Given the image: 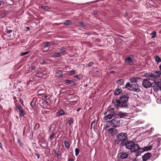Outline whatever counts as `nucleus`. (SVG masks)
<instances>
[{
	"mask_svg": "<svg viewBox=\"0 0 161 161\" xmlns=\"http://www.w3.org/2000/svg\"><path fill=\"white\" fill-rule=\"evenodd\" d=\"M115 72L114 70H110L109 71V73H114Z\"/></svg>",
	"mask_w": 161,
	"mask_h": 161,
	"instance_id": "54",
	"label": "nucleus"
},
{
	"mask_svg": "<svg viewBox=\"0 0 161 161\" xmlns=\"http://www.w3.org/2000/svg\"><path fill=\"white\" fill-rule=\"evenodd\" d=\"M142 80V78L139 77L132 78L130 79V81L131 83H137L139 82H141Z\"/></svg>",
	"mask_w": 161,
	"mask_h": 161,
	"instance_id": "12",
	"label": "nucleus"
},
{
	"mask_svg": "<svg viewBox=\"0 0 161 161\" xmlns=\"http://www.w3.org/2000/svg\"><path fill=\"white\" fill-rule=\"evenodd\" d=\"M54 56L56 57H60L61 56V55L59 53H55L54 54Z\"/></svg>",
	"mask_w": 161,
	"mask_h": 161,
	"instance_id": "44",
	"label": "nucleus"
},
{
	"mask_svg": "<svg viewBox=\"0 0 161 161\" xmlns=\"http://www.w3.org/2000/svg\"><path fill=\"white\" fill-rule=\"evenodd\" d=\"M64 25H69L72 24V21L70 20H66L64 23H62Z\"/></svg>",
	"mask_w": 161,
	"mask_h": 161,
	"instance_id": "21",
	"label": "nucleus"
},
{
	"mask_svg": "<svg viewBox=\"0 0 161 161\" xmlns=\"http://www.w3.org/2000/svg\"><path fill=\"white\" fill-rule=\"evenodd\" d=\"M65 113L64 110L62 109H61L58 112L57 115L58 116H60L64 115Z\"/></svg>",
	"mask_w": 161,
	"mask_h": 161,
	"instance_id": "23",
	"label": "nucleus"
},
{
	"mask_svg": "<svg viewBox=\"0 0 161 161\" xmlns=\"http://www.w3.org/2000/svg\"><path fill=\"white\" fill-rule=\"evenodd\" d=\"M126 115V113H122L121 112H118L117 115L120 116V118L125 117Z\"/></svg>",
	"mask_w": 161,
	"mask_h": 161,
	"instance_id": "19",
	"label": "nucleus"
},
{
	"mask_svg": "<svg viewBox=\"0 0 161 161\" xmlns=\"http://www.w3.org/2000/svg\"><path fill=\"white\" fill-rule=\"evenodd\" d=\"M56 74L58 75V76H62L63 75V73L60 70H58L56 73Z\"/></svg>",
	"mask_w": 161,
	"mask_h": 161,
	"instance_id": "30",
	"label": "nucleus"
},
{
	"mask_svg": "<svg viewBox=\"0 0 161 161\" xmlns=\"http://www.w3.org/2000/svg\"><path fill=\"white\" fill-rule=\"evenodd\" d=\"M51 45H53L54 44H56V43H55V42L54 41H52L51 42Z\"/></svg>",
	"mask_w": 161,
	"mask_h": 161,
	"instance_id": "52",
	"label": "nucleus"
},
{
	"mask_svg": "<svg viewBox=\"0 0 161 161\" xmlns=\"http://www.w3.org/2000/svg\"><path fill=\"white\" fill-rule=\"evenodd\" d=\"M152 156V154L150 153H147L145 154L142 156L143 161H147V160L150 159Z\"/></svg>",
	"mask_w": 161,
	"mask_h": 161,
	"instance_id": "11",
	"label": "nucleus"
},
{
	"mask_svg": "<svg viewBox=\"0 0 161 161\" xmlns=\"http://www.w3.org/2000/svg\"><path fill=\"white\" fill-rule=\"evenodd\" d=\"M26 29H27V31H29L30 30V28L29 27H26Z\"/></svg>",
	"mask_w": 161,
	"mask_h": 161,
	"instance_id": "59",
	"label": "nucleus"
},
{
	"mask_svg": "<svg viewBox=\"0 0 161 161\" xmlns=\"http://www.w3.org/2000/svg\"><path fill=\"white\" fill-rule=\"evenodd\" d=\"M109 123L112 126L114 127H118L120 125V120L117 118L110 120Z\"/></svg>",
	"mask_w": 161,
	"mask_h": 161,
	"instance_id": "5",
	"label": "nucleus"
},
{
	"mask_svg": "<svg viewBox=\"0 0 161 161\" xmlns=\"http://www.w3.org/2000/svg\"><path fill=\"white\" fill-rule=\"evenodd\" d=\"M95 122V120H93L91 123V129H92V125H93V124Z\"/></svg>",
	"mask_w": 161,
	"mask_h": 161,
	"instance_id": "49",
	"label": "nucleus"
},
{
	"mask_svg": "<svg viewBox=\"0 0 161 161\" xmlns=\"http://www.w3.org/2000/svg\"><path fill=\"white\" fill-rule=\"evenodd\" d=\"M119 141H120V140L117 139V140H115L114 142L115 144H119Z\"/></svg>",
	"mask_w": 161,
	"mask_h": 161,
	"instance_id": "43",
	"label": "nucleus"
},
{
	"mask_svg": "<svg viewBox=\"0 0 161 161\" xmlns=\"http://www.w3.org/2000/svg\"><path fill=\"white\" fill-rule=\"evenodd\" d=\"M152 146L151 145L149 146L144 147L143 148H140L137 152V156L139 155L141 153L144 152L148 151L152 149Z\"/></svg>",
	"mask_w": 161,
	"mask_h": 161,
	"instance_id": "6",
	"label": "nucleus"
},
{
	"mask_svg": "<svg viewBox=\"0 0 161 161\" xmlns=\"http://www.w3.org/2000/svg\"><path fill=\"white\" fill-rule=\"evenodd\" d=\"M79 24L80 26H82L85 27L87 25L86 23L83 22H79Z\"/></svg>",
	"mask_w": 161,
	"mask_h": 161,
	"instance_id": "33",
	"label": "nucleus"
},
{
	"mask_svg": "<svg viewBox=\"0 0 161 161\" xmlns=\"http://www.w3.org/2000/svg\"><path fill=\"white\" fill-rule=\"evenodd\" d=\"M7 32L8 34H9V33H11L12 32V30H8V29H7Z\"/></svg>",
	"mask_w": 161,
	"mask_h": 161,
	"instance_id": "48",
	"label": "nucleus"
},
{
	"mask_svg": "<svg viewBox=\"0 0 161 161\" xmlns=\"http://www.w3.org/2000/svg\"><path fill=\"white\" fill-rule=\"evenodd\" d=\"M93 64V62H90L89 64H88L87 66L88 67H90L92 65V64Z\"/></svg>",
	"mask_w": 161,
	"mask_h": 161,
	"instance_id": "45",
	"label": "nucleus"
},
{
	"mask_svg": "<svg viewBox=\"0 0 161 161\" xmlns=\"http://www.w3.org/2000/svg\"><path fill=\"white\" fill-rule=\"evenodd\" d=\"M72 83V85L73 86H75L76 84V83L75 82L73 81Z\"/></svg>",
	"mask_w": 161,
	"mask_h": 161,
	"instance_id": "55",
	"label": "nucleus"
},
{
	"mask_svg": "<svg viewBox=\"0 0 161 161\" xmlns=\"http://www.w3.org/2000/svg\"><path fill=\"white\" fill-rule=\"evenodd\" d=\"M19 102L20 103H21L23 106H24L23 101V100L21 99H20L19 100Z\"/></svg>",
	"mask_w": 161,
	"mask_h": 161,
	"instance_id": "46",
	"label": "nucleus"
},
{
	"mask_svg": "<svg viewBox=\"0 0 161 161\" xmlns=\"http://www.w3.org/2000/svg\"><path fill=\"white\" fill-rule=\"evenodd\" d=\"M74 160L72 158H70L69 159L68 161H74Z\"/></svg>",
	"mask_w": 161,
	"mask_h": 161,
	"instance_id": "53",
	"label": "nucleus"
},
{
	"mask_svg": "<svg viewBox=\"0 0 161 161\" xmlns=\"http://www.w3.org/2000/svg\"><path fill=\"white\" fill-rule=\"evenodd\" d=\"M2 143L0 142V147H2Z\"/></svg>",
	"mask_w": 161,
	"mask_h": 161,
	"instance_id": "62",
	"label": "nucleus"
},
{
	"mask_svg": "<svg viewBox=\"0 0 161 161\" xmlns=\"http://www.w3.org/2000/svg\"><path fill=\"white\" fill-rule=\"evenodd\" d=\"M128 15V14L127 12H126L125 14L123 15L124 17H126Z\"/></svg>",
	"mask_w": 161,
	"mask_h": 161,
	"instance_id": "51",
	"label": "nucleus"
},
{
	"mask_svg": "<svg viewBox=\"0 0 161 161\" xmlns=\"http://www.w3.org/2000/svg\"><path fill=\"white\" fill-rule=\"evenodd\" d=\"M154 85L155 84L160 85L161 84V79L157 78H156L154 79Z\"/></svg>",
	"mask_w": 161,
	"mask_h": 161,
	"instance_id": "17",
	"label": "nucleus"
},
{
	"mask_svg": "<svg viewBox=\"0 0 161 161\" xmlns=\"http://www.w3.org/2000/svg\"><path fill=\"white\" fill-rule=\"evenodd\" d=\"M35 154L37 156V158L39 159L40 158V155L39 154L36 153H35Z\"/></svg>",
	"mask_w": 161,
	"mask_h": 161,
	"instance_id": "50",
	"label": "nucleus"
},
{
	"mask_svg": "<svg viewBox=\"0 0 161 161\" xmlns=\"http://www.w3.org/2000/svg\"><path fill=\"white\" fill-rule=\"evenodd\" d=\"M159 68L160 70L161 71V64H160L159 66Z\"/></svg>",
	"mask_w": 161,
	"mask_h": 161,
	"instance_id": "60",
	"label": "nucleus"
},
{
	"mask_svg": "<svg viewBox=\"0 0 161 161\" xmlns=\"http://www.w3.org/2000/svg\"><path fill=\"white\" fill-rule=\"evenodd\" d=\"M48 97V96L47 95H45L44 96V97L45 99H47Z\"/></svg>",
	"mask_w": 161,
	"mask_h": 161,
	"instance_id": "58",
	"label": "nucleus"
},
{
	"mask_svg": "<svg viewBox=\"0 0 161 161\" xmlns=\"http://www.w3.org/2000/svg\"><path fill=\"white\" fill-rule=\"evenodd\" d=\"M107 112L109 114L114 117H116L117 115V114L115 112L114 108H108L107 109Z\"/></svg>",
	"mask_w": 161,
	"mask_h": 161,
	"instance_id": "13",
	"label": "nucleus"
},
{
	"mask_svg": "<svg viewBox=\"0 0 161 161\" xmlns=\"http://www.w3.org/2000/svg\"><path fill=\"white\" fill-rule=\"evenodd\" d=\"M131 86V84L129 82H127L125 85V87L126 88H128L129 87V88H130Z\"/></svg>",
	"mask_w": 161,
	"mask_h": 161,
	"instance_id": "35",
	"label": "nucleus"
},
{
	"mask_svg": "<svg viewBox=\"0 0 161 161\" xmlns=\"http://www.w3.org/2000/svg\"><path fill=\"white\" fill-rule=\"evenodd\" d=\"M108 132L112 136L116 135L117 132V130L114 128H111L108 130Z\"/></svg>",
	"mask_w": 161,
	"mask_h": 161,
	"instance_id": "14",
	"label": "nucleus"
},
{
	"mask_svg": "<svg viewBox=\"0 0 161 161\" xmlns=\"http://www.w3.org/2000/svg\"><path fill=\"white\" fill-rule=\"evenodd\" d=\"M80 109V108H79L77 110V111H79Z\"/></svg>",
	"mask_w": 161,
	"mask_h": 161,
	"instance_id": "61",
	"label": "nucleus"
},
{
	"mask_svg": "<svg viewBox=\"0 0 161 161\" xmlns=\"http://www.w3.org/2000/svg\"><path fill=\"white\" fill-rule=\"evenodd\" d=\"M128 156L129 154L123 151L119 153L118 154V157L119 158L122 159L127 158L128 157Z\"/></svg>",
	"mask_w": 161,
	"mask_h": 161,
	"instance_id": "9",
	"label": "nucleus"
},
{
	"mask_svg": "<svg viewBox=\"0 0 161 161\" xmlns=\"http://www.w3.org/2000/svg\"><path fill=\"white\" fill-rule=\"evenodd\" d=\"M122 91L121 89H117L115 90L114 94L115 95H118L121 93L122 92Z\"/></svg>",
	"mask_w": 161,
	"mask_h": 161,
	"instance_id": "22",
	"label": "nucleus"
},
{
	"mask_svg": "<svg viewBox=\"0 0 161 161\" xmlns=\"http://www.w3.org/2000/svg\"><path fill=\"white\" fill-rule=\"evenodd\" d=\"M56 126L55 124H52L49 127V131L50 132H53V131L55 129Z\"/></svg>",
	"mask_w": 161,
	"mask_h": 161,
	"instance_id": "18",
	"label": "nucleus"
},
{
	"mask_svg": "<svg viewBox=\"0 0 161 161\" xmlns=\"http://www.w3.org/2000/svg\"><path fill=\"white\" fill-rule=\"evenodd\" d=\"M133 56H129L125 59V62L129 65H132L134 64L133 61L132 59Z\"/></svg>",
	"mask_w": 161,
	"mask_h": 161,
	"instance_id": "10",
	"label": "nucleus"
},
{
	"mask_svg": "<svg viewBox=\"0 0 161 161\" xmlns=\"http://www.w3.org/2000/svg\"><path fill=\"white\" fill-rule=\"evenodd\" d=\"M154 58L155 62L157 64H158L159 62H161V59L158 56H155Z\"/></svg>",
	"mask_w": 161,
	"mask_h": 161,
	"instance_id": "20",
	"label": "nucleus"
},
{
	"mask_svg": "<svg viewBox=\"0 0 161 161\" xmlns=\"http://www.w3.org/2000/svg\"><path fill=\"white\" fill-rule=\"evenodd\" d=\"M74 77L75 78H76L77 79H79V77L78 75H74Z\"/></svg>",
	"mask_w": 161,
	"mask_h": 161,
	"instance_id": "56",
	"label": "nucleus"
},
{
	"mask_svg": "<svg viewBox=\"0 0 161 161\" xmlns=\"http://www.w3.org/2000/svg\"><path fill=\"white\" fill-rule=\"evenodd\" d=\"M42 8L43 9L47 11L49 9V8L47 6H42Z\"/></svg>",
	"mask_w": 161,
	"mask_h": 161,
	"instance_id": "32",
	"label": "nucleus"
},
{
	"mask_svg": "<svg viewBox=\"0 0 161 161\" xmlns=\"http://www.w3.org/2000/svg\"><path fill=\"white\" fill-rule=\"evenodd\" d=\"M129 89L134 92H136L139 93V95H138L137 97H138L141 98H143V97L142 95H141L140 94H142L143 92L140 89L139 86L136 84H132L130 88H129Z\"/></svg>",
	"mask_w": 161,
	"mask_h": 161,
	"instance_id": "3",
	"label": "nucleus"
},
{
	"mask_svg": "<svg viewBox=\"0 0 161 161\" xmlns=\"http://www.w3.org/2000/svg\"><path fill=\"white\" fill-rule=\"evenodd\" d=\"M108 112H106V113H105L104 114V115H106V114H107V113H108Z\"/></svg>",
	"mask_w": 161,
	"mask_h": 161,
	"instance_id": "63",
	"label": "nucleus"
},
{
	"mask_svg": "<svg viewBox=\"0 0 161 161\" xmlns=\"http://www.w3.org/2000/svg\"><path fill=\"white\" fill-rule=\"evenodd\" d=\"M39 143L43 149H46L47 147L48 143L45 141H39Z\"/></svg>",
	"mask_w": 161,
	"mask_h": 161,
	"instance_id": "15",
	"label": "nucleus"
},
{
	"mask_svg": "<svg viewBox=\"0 0 161 161\" xmlns=\"http://www.w3.org/2000/svg\"><path fill=\"white\" fill-rule=\"evenodd\" d=\"M36 68V67L35 66H33L32 67L31 69L32 70H34Z\"/></svg>",
	"mask_w": 161,
	"mask_h": 161,
	"instance_id": "57",
	"label": "nucleus"
},
{
	"mask_svg": "<svg viewBox=\"0 0 161 161\" xmlns=\"http://www.w3.org/2000/svg\"><path fill=\"white\" fill-rule=\"evenodd\" d=\"M30 51L28 52H23L20 54L21 56H23L25 55H27L28 54V53L30 52Z\"/></svg>",
	"mask_w": 161,
	"mask_h": 161,
	"instance_id": "38",
	"label": "nucleus"
},
{
	"mask_svg": "<svg viewBox=\"0 0 161 161\" xmlns=\"http://www.w3.org/2000/svg\"><path fill=\"white\" fill-rule=\"evenodd\" d=\"M60 153H61V152L59 151H58L57 152V151L55 152V154L57 156H59L60 155Z\"/></svg>",
	"mask_w": 161,
	"mask_h": 161,
	"instance_id": "42",
	"label": "nucleus"
},
{
	"mask_svg": "<svg viewBox=\"0 0 161 161\" xmlns=\"http://www.w3.org/2000/svg\"><path fill=\"white\" fill-rule=\"evenodd\" d=\"M65 147L67 148H68L70 147V144L69 143L67 140H65L64 142Z\"/></svg>",
	"mask_w": 161,
	"mask_h": 161,
	"instance_id": "27",
	"label": "nucleus"
},
{
	"mask_svg": "<svg viewBox=\"0 0 161 161\" xmlns=\"http://www.w3.org/2000/svg\"><path fill=\"white\" fill-rule=\"evenodd\" d=\"M55 135V134L54 132H53L51 135H50L49 137V139H52L53 138V137Z\"/></svg>",
	"mask_w": 161,
	"mask_h": 161,
	"instance_id": "39",
	"label": "nucleus"
},
{
	"mask_svg": "<svg viewBox=\"0 0 161 161\" xmlns=\"http://www.w3.org/2000/svg\"><path fill=\"white\" fill-rule=\"evenodd\" d=\"M73 121L72 120L69 119V120H68V124L69 125H70L72 124V123H73Z\"/></svg>",
	"mask_w": 161,
	"mask_h": 161,
	"instance_id": "41",
	"label": "nucleus"
},
{
	"mask_svg": "<svg viewBox=\"0 0 161 161\" xmlns=\"http://www.w3.org/2000/svg\"><path fill=\"white\" fill-rule=\"evenodd\" d=\"M14 109L17 111H19V116L22 117L25 114V111L22 108L20 105H19L15 107Z\"/></svg>",
	"mask_w": 161,
	"mask_h": 161,
	"instance_id": "7",
	"label": "nucleus"
},
{
	"mask_svg": "<svg viewBox=\"0 0 161 161\" xmlns=\"http://www.w3.org/2000/svg\"><path fill=\"white\" fill-rule=\"evenodd\" d=\"M16 99V97H14V100H15Z\"/></svg>",
	"mask_w": 161,
	"mask_h": 161,
	"instance_id": "64",
	"label": "nucleus"
},
{
	"mask_svg": "<svg viewBox=\"0 0 161 161\" xmlns=\"http://www.w3.org/2000/svg\"><path fill=\"white\" fill-rule=\"evenodd\" d=\"M146 76L147 77H148V80H150V79L149 77L153 78L154 79L156 78V76L155 75L154 72L153 73H150L149 74H146Z\"/></svg>",
	"mask_w": 161,
	"mask_h": 161,
	"instance_id": "16",
	"label": "nucleus"
},
{
	"mask_svg": "<svg viewBox=\"0 0 161 161\" xmlns=\"http://www.w3.org/2000/svg\"><path fill=\"white\" fill-rule=\"evenodd\" d=\"M36 100V99L35 98H33L30 103V105L32 108H33V106L35 104Z\"/></svg>",
	"mask_w": 161,
	"mask_h": 161,
	"instance_id": "26",
	"label": "nucleus"
},
{
	"mask_svg": "<svg viewBox=\"0 0 161 161\" xmlns=\"http://www.w3.org/2000/svg\"><path fill=\"white\" fill-rule=\"evenodd\" d=\"M17 142L19 144V145L20 147H22V145L20 139L19 138H18L17 140Z\"/></svg>",
	"mask_w": 161,
	"mask_h": 161,
	"instance_id": "37",
	"label": "nucleus"
},
{
	"mask_svg": "<svg viewBox=\"0 0 161 161\" xmlns=\"http://www.w3.org/2000/svg\"><path fill=\"white\" fill-rule=\"evenodd\" d=\"M66 49L65 48L63 47L61 48L60 50V51L62 53H64L65 52Z\"/></svg>",
	"mask_w": 161,
	"mask_h": 161,
	"instance_id": "40",
	"label": "nucleus"
},
{
	"mask_svg": "<svg viewBox=\"0 0 161 161\" xmlns=\"http://www.w3.org/2000/svg\"><path fill=\"white\" fill-rule=\"evenodd\" d=\"M149 80L148 79H144L143 80L142 82L143 86L146 88L150 87L152 86L151 83L149 81Z\"/></svg>",
	"mask_w": 161,
	"mask_h": 161,
	"instance_id": "8",
	"label": "nucleus"
},
{
	"mask_svg": "<svg viewBox=\"0 0 161 161\" xmlns=\"http://www.w3.org/2000/svg\"><path fill=\"white\" fill-rule=\"evenodd\" d=\"M124 82V80L122 79H120L117 81V83L120 85H123Z\"/></svg>",
	"mask_w": 161,
	"mask_h": 161,
	"instance_id": "29",
	"label": "nucleus"
},
{
	"mask_svg": "<svg viewBox=\"0 0 161 161\" xmlns=\"http://www.w3.org/2000/svg\"><path fill=\"white\" fill-rule=\"evenodd\" d=\"M42 44L45 47H49L51 45V43L49 42H43Z\"/></svg>",
	"mask_w": 161,
	"mask_h": 161,
	"instance_id": "28",
	"label": "nucleus"
},
{
	"mask_svg": "<svg viewBox=\"0 0 161 161\" xmlns=\"http://www.w3.org/2000/svg\"><path fill=\"white\" fill-rule=\"evenodd\" d=\"M151 35H152L151 37L152 38H153L156 36V32L154 31H153L151 33Z\"/></svg>",
	"mask_w": 161,
	"mask_h": 161,
	"instance_id": "34",
	"label": "nucleus"
},
{
	"mask_svg": "<svg viewBox=\"0 0 161 161\" xmlns=\"http://www.w3.org/2000/svg\"><path fill=\"white\" fill-rule=\"evenodd\" d=\"M70 73L71 74L73 75L75 73V70H71L70 71Z\"/></svg>",
	"mask_w": 161,
	"mask_h": 161,
	"instance_id": "47",
	"label": "nucleus"
},
{
	"mask_svg": "<svg viewBox=\"0 0 161 161\" xmlns=\"http://www.w3.org/2000/svg\"><path fill=\"white\" fill-rule=\"evenodd\" d=\"M121 147L125 146V147L130 151L131 152H134L137 156V152L140 148L138 144L135 143L133 141L127 140L126 142H123L120 143Z\"/></svg>",
	"mask_w": 161,
	"mask_h": 161,
	"instance_id": "2",
	"label": "nucleus"
},
{
	"mask_svg": "<svg viewBox=\"0 0 161 161\" xmlns=\"http://www.w3.org/2000/svg\"><path fill=\"white\" fill-rule=\"evenodd\" d=\"M72 82V80H66L64 81V83L66 84H71Z\"/></svg>",
	"mask_w": 161,
	"mask_h": 161,
	"instance_id": "31",
	"label": "nucleus"
},
{
	"mask_svg": "<svg viewBox=\"0 0 161 161\" xmlns=\"http://www.w3.org/2000/svg\"><path fill=\"white\" fill-rule=\"evenodd\" d=\"M153 72L156 76V78L159 77L161 75V72L160 71H155Z\"/></svg>",
	"mask_w": 161,
	"mask_h": 161,
	"instance_id": "25",
	"label": "nucleus"
},
{
	"mask_svg": "<svg viewBox=\"0 0 161 161\" xmlns=\"http://www.w3.org/2000/svg\"><path fill=\"white\" fill-rule=\"evenodd\" d=\"M129 98L128 92H123L121 93L119 99H116L114 102L112 100V102L114 103V105L118 108H128V102Z\"/></svg>",
	"mask_w": 161,
	"mask_h": 161,
	"instance_id": "1",
	"label": "nucleus"
},
{
	"mask_svg": "<svg viewBox=\"0 0 161 161\" xmlns=\"http://www.w3.org/2000/svg\"><path fill=\"white\" fill-rule=\"evenodd\" d=\"M75 155L76 156H77L79 153V150L78 148H76L75 149Z\"/></svg>",
	"mask_w": 161,
	"mask_h": 161,
	"instance_id": "36",
	"label": "nucleus"
},
{
	"mask_svg": "<svg viewBox=\"0 0 161 161\" xmlns=\"http://www.w3.org/2000/svg\"><path fill=\"white\" fill-rule=\"evenodd\" d=\"M113 116L108 113V114L105 116L104 119L105 120H107L108 119H111Z\"/></svg>",
	"mask_w": 161,
	"mask_h": 161,
	"instance_id": "24",
	"label": "nucleus"
},
{
	"mask_svg": "<svg viewBox=\"0 0 161 161\" xmlns=\"http://www.w3.org/2000/svg\"><path fill=\"white\" fill-rule=\"evenodd\" d=\"M117 139L119 140L121 142H126L127 140V135L126 133L124 132H121L117 134Z\"/></svg>",
	"mask_w": 161,
	"mask_h": 161,
	"instance_id": "4",
	"label": "nucleus"
}]
</instances>
